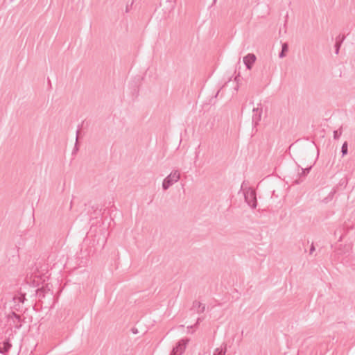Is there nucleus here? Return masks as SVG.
I'll use <instances>...</instances> for the list:
<instances>
[{
  "label": "nucleus",
  "mask_w": 355,
  "mask_h": 355,
  "mask_svg": "<svg viewBox=\"0 0 355 355\" xmlns=\"http://www.w3.org/2000/svg\"><path fill=\"white\" fill-rule=\"evenodd\" d=\"M180 179V173L178 170L173 171L168 176H166L162 182V188L167 190L171 186L178 182Z\"/></svg>",
  "instance_id": "1"
},
{
  "label": "nucleus",
  "mask_w": 355,
  "mask_h": 355,
  "mask_svg": "<svg viewBox=\"0 0 355 355\" xmlns=\"http://www.w3.org/2000/svg\"><path fill=\"white\" fill-rule=\"evenodd\" d=\"M7 322L8 326L12 329H19L22 325V320L20 315H17L15 312H12L7 317Z\"/></svg>",
  "instance_id": "2"
},
{
  "label": "nucleus",
  "mask_w": 355,
  "mask_h": 355,
  "mask_svg": "<svg viewBox=\"0 0 355 355\" xmlns=\"http://www.w3.org/2000/svg\"><path fill=\"white\" fill-rule=\"evenodd\" d=\"M244 198L245 202L248 205L252 208H256L257 207V198L255 191L249 188L246 189L244 192Z\"/></svg>",
  "instance_id": "3"
},
{
  "label": "nucleus",
  "mask_w": 355,
  "mask_h": 355,
  "mask_svg": "<svg viewBox=\"0 0 355 355\" xmlns=\"http://www.w3.org/2000/svg\"><path fill=\"white\" fill-rule=\"evenodd\" d=\"M262 115V105L258 104L257 107L252 110V122L254 126H257L261 121Z\"/></svg>",
  "instance_id": "4"
},
{
  "label": "nucleus",
  "mask_w": 355,
  "mask_h": 355,
  "mask_svg": "<svg viewBox=\"0 0 355 355\" xmlns=\"http://www.w3.org/2000/svg\"><path fill=\"white\" fill-rule=\"evenodd\" d=\"M186 345L187 342L185 340H180V342H178V345L175 347H173L171 354L173 355H181L184 352L186 348Z\"/></svg>",
  "instance_id": "5"
},
{
  "label": "nucleus",
  "mask_w": 355,
  "mask_h": 355,
  "mask_svg": "<svg viewBox=\"0 0 355 355\" xmlns=\"http://www.w3.org/2000/svg\"><path fill=\"white\" fill-rule=\"evenodd\" d=\"M256 60V56L252 53H248L243 58V62L248 69H251L253 63Z\"/></svg>",
  "instance_id": "6"
},
{
  "label": "nucleus",
  "mask_w": 355,
  "mask_h": 355,
  "mask_svg": "<svg viewBox=\"0 0 355 355\" xmlns=\"http://www.w3.org/2000/svg\"><path fill=\"white\" fill-rule=\"evenodd\" d=\"M191 309L195 311L197 313H202L205 311V304L195 300L193 302Z\"/></svg>",
  "instance_id": "7"
},
{
  "label": "nucleus",
  "mask_w": 355,
  "mask_h": 355,
  "mask_svg": "<svg viewBox=\"0 0 355 355\" xmlns=\"http://www.w3.org/2000/svg\"><path fill=\"white\" fill-rule=\"evenodd\" d=\"M12 347V344L10 342L9 339H6L3 342L0 343V353L6 354L8 352ZM6 355V354H4Z\"/></svg>",
  "instance_id": "8"
},
{
  "label": "nucleus",
  "mask_w": 355,
  "mask_h": 355,
  "mask_svg": "<svg viewBox=\"0 0 355 355\" xmlns=\"http://www.w3.org/2000/svg\"><path fill=\"white\" fill-rule=\"evenodd\" d=\"M288 50V45L287 43H284L282 44V51L279 53V57L280 58H283L284 57H285V53L287 52Z\"/></svg>",
  "instance_id": "9"
},
{
  "label": "nucleus",
  "mask_w": 355,
  "mask_h": 355,
  "mask_svg": "<svg viewBox=\"0 0 355 355\" xmlns=\"http://www.w3.org/2000/svg\"><path fill=\"white\" fill-rule=\"evenodd\" d=\"M342 156L344 157L348 153V144L347 141H345L341 147Z\"/></svg>",
  "instance_id": "10"
},
{
  "label": "nucleus",
  "mask_w": 355,
  "mask_h": 355,
  "mask_svg": "<svg viewBox=\"0 0 355 355\" xmlns=\"http://www.w3.org/2000/svg\"><path fill=\"white\" fill-rule=\"evenodd\" d=\"M225 349H223L222 347L216 348L214 352V355H225Z\"/></svg>",
  "instance_id": "11"
},
{
  "label": "nucleus",
  "mask_w": 355,
  "mask_h": 355,
  "mask_svg": "<svg viewBox=\"0 0 355 355\" xmlns=\"http://www.w3.org/2000/svg\"><path fill=\"white\" fill-rule=\"evenodd\" d=\"M80 132V130H78L76 131V144H75V146L73 149V154L74 153H76V152L78 150V134Z\"/></svg>",
  "instance_id": "12"
},
{
  "label": "nucleus",
  "mask_w": 355,
  "mask_h": 355,
  "mask_svg": "<svg viewBox=\"0 0 355 355\" xmlns=\"http://www.w3.org/2000/svg\"><path fill=\"white\" fill-rule=\"evenodd\" d=\"M342 135V128L334 131V139H338Z\"/></svg>",
  "instance_id": "13"
},
{
  "label": "nucleus",
  "mask_w": 355,
  "mask_h": 355,
  "mask_svg": "<svg viewBox=\"0 0 355 355\" xmlns=\"http://www.w3.org/2000/svg\"><path fill=\"white\" fill-rule=\"evenodd\" d=\"M311 166L308 167V168H302V173L300 174V177L301 176H306V174H308L311 168Z\"/></svg>",
  "instance_id": "14"
},
{
  "label": "nucleus",
  "mask_w": 355,
  "mask_h": 355,
  "mask_svg": "<svg viewBox=\"0 0 355 355\" xmlns=\"http://www.w3.org/2000/svg\"><path fill=\"white\" fill-rule=\"evenodd\" d=\"M311 166L308 167V168H302V173L300 174V177L301 176H306V174H308L311 168Z\"/></svg>",
  "instance_id": "15"
},
{
  "label": "nucleus",
  "mask_w": 355,
  "mask_h": 355,
  "mask_svg": "<svg viewBox=\"0 0 355 355\" xmlns=\"http://www.w3.org/2000/svg\"><path fill=\"white\" fill-rule=\"evenodd\" d=\"M311 166L308 167V168H302V173L300 174V177L301 176H306V174H308L311 168Z\"/></svg>",
  "instance_id": "16"
},
{
  "label": "nucleus",
  "mask_w": 355,
  "mask_h": 355,
  "mask_svg": "<svg viewBox=\"0 0 355 355\" xmlns=\"http://www.w3.org/2000/svg\"><path fill=\"white\" fill-rule=\"evenodd\" d=\"M340 46H341V44L339 43L338 39H336V44H335V53H336V54H338Z\"/></svg>",
  "instance_id": "17"
},
{
  "label": "nucleus",
  "mask_w": 355,
  "mask_h": 355,
  "mask_svg": "<svg viewBox=\"0 0 355 355\" xmlns=\"http://www.w3.org/2000/svg\"><path fill=\"white\" fill-rule=\"evenodd\" d=\"M336 39H338L339 43L342 44L345 39V35H339L338 37H336Z\"/></svg>",
  "instance_id": "18"
},
{
  "label": "nucleus",
  "mask_w": 355,
  "mask_h": 355,
  "mask_svg": "<svg viewBox=\"0 0 355 355\" xmlns=\"http://www.w3.org/2000/svg\"><path fill=\"white\" fill-rule=\"evenodd\" d=\"M315 250V247H314V245L313 243L311 244V246L310 248V254H312Z\"/></svg>",
  "instance_id": "19"
},
{
  "label": "nucleus",
  "mask_w": 355,
  "mask_h": 355,
  "mask_svg": "<svg viewBox=\"0 0 355 355\" xmlns=\"http://www.w3.org/2000/svg\"><path fill=\"white\" fill-rule=\"evenodd\" d=\"M202 318H198L197 319V321H196V324H194V326L196 327L200 323V322L202 321Z\"/></svg>",
  "instance_id": "20"
},
{
  "label": "nucleus",
  "mask_w": 355,
  "mask_h": 355,
  "mask_svg": "<svg viewBox=\"0 0 355 355\" xmlns=\"http://www.w3.org/2000/svg\"><path fill=\"white\" fill-rule=\"evenodd\" d=\"M301 182H302V180L299 179V180H296L295 181V183L297 184H299Z\"/></svg>",
  "instance_id": "21"
},
{
  "label": "nucleus",
  "mask_w": 355,
  "mask_h": 355,
  "mask_svg": "<svg viewBox=\"0 0 355 355\" xmlns=\"http://www.w3.org/2000/svg\"><path fill=\"white\" fill-rule=\"evenodd\" d=\"M193 326H189L187 328L188 329H191Z\"/></svg>",
  "instance_id": "22"
},
{
  "label": "nucleus",
  "mask_w": 355,
  "mask_h": 355,
  "mask_svg": "<svg viewBox=\"0 0 355 355\" xmlns=\"http://www.w3.org/2000/svg\"><path fill=\"white\" fill-rule=\"evenodd\" d=\"M341 239H342V236H340L339 241H341Z\"/></svg>",
  "instance_id": "23"
}]
</instances>
